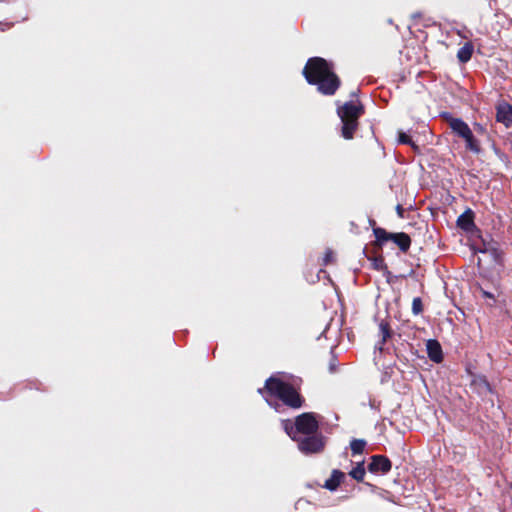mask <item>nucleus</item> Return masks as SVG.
Segmentation results:
<instances>
[{"instance_id":"obj_1","label":"nucleus","mask_w":512,"mask_h":512,"mask_svg":"<svg viewBox=\"0 0 512 512\" xmlns=\"http://www.w3.org/2000/svg\"><path fill=\"white\" fill-rule=\"evenodd\" d=\"M302 74L310 85L325 96H333L341 86V79L334 72L333 66L322 57H311L307 60Z\"/></svg>"},{"instance_id":"obj_2","label":"nucleus","mask_w":512,"mask_h":512,"mask_svg":"<svg viewBox=\"0 0 512 512\" xmlns=\"http://www.w3.org/2000/svg\"><path fill=\"white\" fill-rule=\"evenodd\" d=\"M258 392L260 394L266 392L269 396L278 398L285 406L294 410L305 405V398L298 388L274 375L265 380L264 387L258 389Z\"/></svg>"},{"instance_id":"obj_3","label":"nucleus","mask_w":512,"mask_h":512,"mask_svg":"<svg viewBox=\"0 0 512 512\" xmlns=\"http://www.w3.org/2000/svg\"><path fill=\"white\" fill-rule=\"evenodd\" d=\"M365 113L361 102L348 101L337 109V114L342 122L341 135L346 140H351L359 126V119Z\"/></svg>"},{"instance_id":"obj_4","label":"nucleus","mask_w":512,"mask_h":512,"mask_svg":"<svg viewBox=\"0 0 512 512\" xmlns=\"http://www.w3.org/2000/svg\"><path fill=\"white\" fill-rule=\"evenodd\" d=\"M283 428L292 440H297L299 434L311 435L318 431L319 422L313 412H305L295 418L294 424L290 420L282 421Z\"/></svg>"},{"instance_id":"obj_5","label":"nucleus","mask_w":512,"mask_h":512,"mask_svg":"<svg viewBox=\"0 0 512 512\" xmlns=\"http://www.w3.org/2000/svg\"><path fill=\"white\" fill-rule=\"evenodd\" d=\"M443 117L446 119L452 132L465 141V148L468 151H471L474 154H479L481 152L479 140L476 139L472 130L464 120L452 117L449 114H444Z\"/></svg>"},{"instance_id":"obj_6","label":"nucleus","mask_w":512,"mask_h":512,"mask_svg":"<svg viewBox=\"0 0 512 512\" xmlns=\"http://www.w3.org/2000/svg\"><path fill=\"white\" fill-rule=\"evenodd\" d=\"M373 234L375 236L374 246L376 247L381 248L386 242L392 241L403 253L408 252L410 249L411 238L405 232L391 233L384 228L375 227L373 228Z\"/></svg>"},{"instance_id":"obj_7","label":"nucleus","mask_w":512,"mask_h":512,"mask_svg":"<svg viewBox=\"0 0 512 512\" xmlns=\"http://www.w3.org/2000/svg\"><path fill=\"white\" fill-rule=\"evenodd\" d=\"M294 441L298 443V449L306 455L320 453L325 447V437L317 432L305 437H297Z\"/></svg>"},{"instance_id":"obj_8","label":"nucleus","mask_w":512,"mask_h":512,"mask_svg":"<svg viewBox=\"0 0 512 512\" xmlns=\"http://www.w3.org/2000/svg\"><path fill=\"white\" fill-rule=\"evenodd\" d=\"M392 468L390 459L385 455H373L368 464V470L371 473L387 474Z\"/></svg>"},{"instance_id":"obj_9","label":"nucleus","mask_w":512,"mask_h":512,"mask_svg":"<svg viewBox=\"0 0 512 512\" xmlns=\"http://www.w3.org/2000/svg\"><path fill=\"white\" fill-rule=\"evenodd\" d=\"M496 121L504 124L507 128L512 125V105L507 101H500L496 107Z\"/></svg>"},{"instance_id":"obj_10","label":"nucleus","mask_w":512,"mask_h":512,"mask_svg":"<svg viewBox=\"0 0 512 512\" xmlns=\"http://www.w3.org/2000/svg\"><path fill=\"white\" fill-rule=\"evenodd\" d=\"M479 252L489 254L496 263H502L503 261V251L500 249V246L497 242L483 241L482 248L479 249Z\"/></svg>"},{"instance_id":"obj_11","label":"nucleus","mask_w":512,"mask_h":512,"mask_svg":"<svg viewBox=\"0 0 512 512\" xmlns=\"http://www.w3.org/2000/svg\"><path fill=\"white\" fill-rule=\"evenodd\" d=\"M427 354L431 361L441 363L443 361V351L440 343L436 339H430L426 344Z\"/></svg>"},{"instance_id":"obj_12","label":"nucleus","mask_w":512,"mask_h":512,"mask_svg":"<svg viewBox=\"0 0 512 512\" xmlns=\"http://www.w3.org/2000/svg\"><path fill=\"white\" fill-rule=\"evenodd\" d=\"M474 218V212L467 209L458 217L457 226L466 232H471L475 228Z\"/></svg>"},{"instance_id":"obj_13","label":"nucleus","mask_w":512,"mask_h":512,"mask_svg":"<svg viewBox=\"0 0 512 512\" xmlns=\"http://www.w3.org/2000/svg\"><path fill=\"white\" fill-rule=\"evenodd\" d=\"M14 21H0V32H6L12 29L16 23L25 22L29 19L28 7H25L23 11L15 14Z\"/></svg>"},{"instance_id":"obj_14","label":"nucleus","mask_w":512,"mask_h":512,"mask_svg":"<svg viewBox=\"0 0 512 512\" xmlns=\"http://www.w3.org/2000/svg\"><path fill=\"white\" fill-rule=\"evenodd\" d=\"M344 478L345 474L342 471L334 469L330 478L325 481L324 488L330 491H335L340 486Z\"/></svg>"},{"instance_id":"obj_15","label":"nucleus","mask_w":512,"mask_h":512,"mask_svg":"<svg viewBox=\"0 0 512 512\" xmlns=\"http://www.w3.org/2000/svg\"><path fill=\"white\" fill-rule=\"evenodd\" d=\"M381 340L378 342V349L383 350L384 344L392 337L393 331L388 321H381L379 324Z\"/></svg>"},{"instance_id":"obj_16","label":"nucleus","mask_w":512,"mask_h":512,"mask_svg":"<svg viewBox=\"0 0 512 512\" xmlns=\"http://www.w3.org/2000/svg\"><path fill=\"white\" fill-rule=\"evenodd\" d=\"M473 45L470 42H466L457 52V58L461 63H467L473 54Z\"/></svg>"},{"instance_id":"obj_17","label":"nucleus","mask_w":512,"mask_h":512,"mask_svg":"<svg viewBox=\"0 0 512 512\" xmlns=\"http://www.w3.org/2000/svg\"><path fill=\"white\" fill-rule=\"evenodd\" d=\"M367 258H368V260H370L371 267L374 270L383 271L387 274H390V271L388 270V266L385 263L383 256H381V255L380 256H367Z\"/></svg>"},{"instance_id":"obj_18","label":"nucleus","mask_w":512,"mask_h":512,"mask_svg":"<svg viewBox=\"0 0 512 512\" xmlns=\"http://www.w3.org/2000/svg\"><path fill=\"white\" fill-rule=\"evenodd\" d=\"M366 471L364 467V462H359L355 468H353L349 475L355 479L357 482H363Z\"/></svg>"},{"instance_id":"obj_19","label":"nucleus","mask_w":512,"mask_h":512,"mask_svg":"<svg viewBox=\"0 0 512 512\" xmlns=\"http://www.w3.org/2000/svg\"><path fill=\"white\" fill-rule=\"evenodd\" d=\"M366 444L367 443L364 439H353L350 442V448H351L352 454L353 455L362 454L365 449Z\"/></svg>"},{"instance_id":"obj_20","label":"nucleus","mask_w":512,"mask_h":512,"mask_svg":"<svg viewBox=\"0 0 512 512\" xmlns=\"http://www.w3.org/2000/svg\"><path fill=\"white\" fill-rule=\"evenodd\" d=\"M423 303L420 297H415L412 301V313L414 315H419L423 312Z\"/></svg>"},{"instance_id":"obj_21","label":"nucleus","mask_w":512,"mask_h":512,"mask_svg":"<svg viewBox=\"0 0 512 512\" xmlns=\"http://www.w3.org/2000/svg\"><path fill=\"white\" fill-rule=\"evenodd\" d=\"M398 141H399L400 144L410 145L414 149L418 148L417 145H415V143L411 139V137L409 135H407L406 133H404V132H399Z\"/></svg>"},{"instance_id":"obj_22","label":"nucleus","mask_w":512,"mask_h":512,"mask_svg":"<svg viewBox=\"0 0 512 512\" xmlns=\"http://www.w3.org/2000/svg\"><path fill=\"white\" fill-rule=\"evenodd\" d=\"M332 261H333V251L330 249H327L325 251L322 264L326 266V265H329Z\"/></svg>"},{"instance_id":"obj_23","label":"nucleus","mask_w":512,"mask_h":512,"mask_svg":"<svg viewBox=\"0 0 512 512\" xmlns=\"http://www.w3.org/2000/svg\"><path fill=\"white\" fill-rule=\"evenodd\" d=\"M336 369H337V358L336 356L332 353L331 355V359H330V362H329V371L331 373H334L336 372Z\"/></svg>"},{"instance_id":"obj_24","label":"nucleus","mask_w":512,"mask_h":512,"mask_svg":"<svg viewBox=\"0 0 512 512\" xmlns=\"http://www.w3.org/2000/svg\"><path fill=\"white\" fill-rule=\"evenodd\" d=\"M481 294H482V296H483L484 298L492 299V300L495 302V296H494V294H492V293H490V292H488V291H486V290H484V289H482V288H481Z\"/></svg>"},{"instance_id":"obj_25","label":"nucleus","mask_w":512,"mask_h":512,"mask_svg":"<svg viewBox=\"0 0 512 512\" xmlns=\"http://www.w3.org/2000/svg\"><path fill=\"white\" fill-rule=\"evenodd\" d=\"M396 212H397V215L400 217V218H404V212H405V209L403 208V206L401 204H398L396 206Z\"/></svg>"},{"instance_id":"obj_26","label":"nucleus","mask_w":512,"mask_h":512,"mask_svg":"<svg viewBox=\"0 0 512 512\" xmlns=\"http://www.w3.org/2000/svg\"><path fill=\"white\" fill-rule=\"evenodd\" d=\"M480 380V384L488 391H491V387H490V384L489 382L486 380V378L482 377L479 379Z\"/></svg>"},{"instance_id":"obj_27","label":"nucleus","mask_w":512,"mask_h":512,"mask_svg":"<svg viewBox=\"0 0 512 512\" xmlns=\"http://www.w3.org/2000/svg\"><path fill=\"white\" fill-rule=\"evenodd\" d=\"M474 127H475V130H476L478 133H484V132H485V128H484L482 125H480V124H477V123H476Z\"/></svg>"}]
</instances>
